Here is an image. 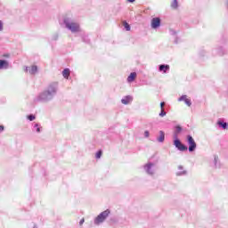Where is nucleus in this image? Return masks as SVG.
<instances>
[{"label":"nucleus","instance_id":"1","mask_svg":"<svg viewBox=\"0 0 228 228\" xmlns=\"http://www.w3.org/2000/svg\"><path fill=\"white\" fill-rule=\"evenodd\" d=\"M57 92L58 82H53L47 86V88L43 93H41L37 96V101H39L40 102H49V101H53Z\"/></svg>","mask_w":228,"mask_h":228},{"label":"nucleus","instance_id":"2","mask_svg":"<svg viewBox=\"0 0 228 228\" xmlns=\"http://www.w3.org/2000/svg\"><path fill=\"white\" fill-rule=\"evenodd\" d=\"M63 24L66 29H69L71 33H81V26L71 18H64Z\"/></svg>","mask_w":228,"mask_h":228},{"label":"nucleus","instance_id":"3","mask_svg":"<svg viewBox=\"0 0 228 228\" xmlns=\"http://www.w3.org/2000/svg\"><path fill=\"white\" fill-rule=\"evenodd\" d=\"M110 209H107L102 212L100 215H98L94 219L95 225H99L100 224H102V222H104V220H106L108 216H110Z\"/></svg>","mask_w":228,"mask_h":228},{"label":"nucleus","instance_id":"4","mask_svg":"<svg viewBox=\"0 0 228 228\" xmlns=\"http://www.w3.org/2000/svg\"><path fill=\"white\" fill-rule=\"evenodd\" d=\"M156 165L152 162H148L143 166V169L144 172L148 175H154V174H156V169H154V167Z\"/></svg>","mask_w":228,"mask_h":228},{"label":"nucleus","instance_id":"5","mask_svg":"<svg viewBox=\"0 0 228 228\" xmlns=\"http://www.w3.org/2000/svg\"><path fill=\"white\" fill-rule=\"evenodd\" d=\"M187 143L189 145L188 151L189 152H194L197 149V142H195V139L191 135H187Z\"/></svg>","mask_w":228,"mask_h":228},{"label":"nucleus","instance_id":"6","mask_svg":"<svg viewBox=\"0 0 228 228\" xmlns=\"http://www.w3.org/2000/svg\"><path fill=\"white\" fill-rule=\"evenodd\" d=\"M174 145L181 152H184V151H188V146L183 144V142H181V140H179V139H175L174 140Z\"/></svg>","mask_w":228,"mask_h":228},{"label":"nucleus","instance_id":"7","mask_svg":"<svg viewBox=\"0 0 228 228\" xmlns=\"http://www.w3.org/2000/svg\"><path fill=\"white\" fill-rule=\"evenodd\" d=\"M25 72H28L31 76H35V74L38 73V67L37 65H32L30 67L24 68Z\"/></svg>","mask_w":228,"mask_h":228},{"label":"nucleus","instance_id":"8","mask_svg":"<svg viewBox=\"0 0 228 228\" xmlns=\"http://www.w3.org/2000/svg\"><path fill=\"white\" fill-rule=\"evenodd\" d=\"M159 72H161L162 74H168V72H170V65L168 64L159 65Z\"/></svg>","mask_w":228,"mask_h":228},{"label":"nucleus","instance_id":"9","mask_svg":"<svg viewBox=\"0 0 228 228\" xmlns=\"http://www.w3.org/2000/svg\"><path fill=\"white\" fill-rule=\"evenodd\" d=\"M159 26H161V19H159V18H153L151 20V28L153 29H158V28H159Z\"/></svg>","mask_w":228,"mask_h":228},{"label":"nucleus","instance_id":"10","mask_svg":"<svg viewBox=\"0 0 228 228\" xmlns=\"http://www.w3.org/2000/svg\"><path fill=\"white\" fill-rule=\"evenodd\" d=\"M121 102L125 104V106H127V104H131V102H133V96L132 95L124 96L121 99Z\"/></svg>","mask_w":228,"mask_h":228},{"label":"nucleus","instance_id":"11","mask_svg":"<svg viewBox=\"0 0 228 228\" xmlns=\"http://www.w3.org/2000/svg\"><path fill=\"white\" fill-rule=\"evenodd\" d=\"M214 166L216 168H224V164L218 159V156L215 155L214 156Z\"/></svg>","mask_w":228,"mask_h":228},{"label":"nucleus","instance_id":"12","mask_svg":"<svg viewBox=\"0 0 228 228\" xmlns=\"http://www.w3.org/2000/svg\"><path fill=\"white\" fill-rule=\"evenodd\" d=\"M183 131V127H181V126H176L175 128V132L173 134V138L175 139H179V134L180 133Z\"/></svg>","mask_w":228,"mask_h":228},{"label":"nucleus","instance_id":"13","mask_svg":"<svg viewBox=\"0 0 228 228\" xmlns=\"http://www.w3.org/2000/svg\"><path fill=\"white\" fill-rule=\"evenodd\" d=\"M10 67V64L5 60H0V70H6Z\"/></svg>","mask_w":228,"mask_h":228},{"label":"nucleus","instance_id":"14","mask_svg":"<svg viewBox=\"0 0 228 228\" xmlns=\"http://www.w3.org/2000/svg\"><path fill=\"white\" fill-rule=\"evenodd\" d=\"M217 126L221 128V129H228V123L224 121V119H219L217 121Z\"/></svg>","mask_w":228,"mask_h":228},{"label":"nucleus","instance_id":"15","mask_svg":"<svg viewBox=\"0 0 228 228\" xmlns=\"http://www.w3.org/2000/svg\"><path fill=\"white\" fill-rule=\"evenodd\" d=\"M178 170L176 172V175L178 177H180L181 175H186V174H188V172L186 170H184V167H183V166H178Z\"/></svg>","mask_w":228,"mask_h":228},{"label":"nucleus","instance_id":"16","mask_svg":"<svg viewBox=\"0 0 228 228\" xmlns=\"http://www.w3.org/2000/svg\"><path fill=\"white\" fill-rule=\"evenodd\" d=\"M136 79V72H132L130 75L127 77V83H133Z\"/></svg>","mask_w":228,"mask_h":228},{"label":"nucleus","instance_id":"17","mask_svg":"<svg viewBox=\"0 0 228 228\" xmlns=\"http://www.w3.org/2000/svg\"><path fill=\"white\" fill-rule=\"evenodd\" d=\"M33 131L35 133H42V126H40V124L38 123H36L34 126H33Z\"/></svg>","mask_w":228,"mask_h":228},{"label":"nucleus","instance_id":"18","mask_svg":"<svg viewBox=\"0 0 228 228\" xmlns=\"http://www.w3.org/2000/svg\"><path fill=\"white\" fill-rule=\"evenodd\" d=\"M82 41L85 42V44H90V38H88V35L86 33L83 32L81 34Z\"/></svg>","mask_w":228,"mask_h":228},{"label":"nucleus","instance_id":"19","mask_svg":"<svg viewBox=\"0 0 228 228\" xmlns=\"http://www.w3.org/2000/svg\"><path fill=\"white\" fill-rule=\"evenodd\" d=\"M62 76L65 79H69L70 76V69H64L62 71Z\"/></svg>","mask_w":228,"mask_h":228},{"label":"nucleus","instance_id":"20","mask_svg":"<svg viewBox=\"0 0 228 228\" xmlns=\"http://www.w3.org/2000/svg\"><path fill=\"white\" fill-rule=\"evenodd\" d=\"M157 140L159 142V143H163V142H165V132L159 131V136Z\"/></svg>","mask_w":228,"mask_h":228},{"label":"nucleus","instance_id":"21","mask_svg":"<svg viewBox=\"0 0 228 228\" xmlns=\"http://www.w3.org/2000/svg\"><path fill=\"white\" fill-rule=\"evenodd\" d=\"M171 8H173V10H177V8H179V3L177 0H173L171 3Z\"/></svg>","mask_w":228,"mask_h":228},{"label":"nucleus","instance_id":"22","mask_svg":"<svg viewBox=\"0 0 228 228\" xmlns=\"http://www.w3.org/2000/svg\"><path fill=\"white\" fill-rule=\"evenodd\" d=\"M217 53L219 56H224V54H225V50L224 49V47L219 46V48L217 49Z\"/></svg>","mask_w":228,"mask_h":228},{"label":"nucleus","instance_id":"23","mask_svg":"<svg viewBox=\"0 0 228 228\" xmlns=\"http://www.w3.org/2000/svg\"><path fill=\"white\" fill-rule=\"evenodd\" d=\"M124 28L126 31H131V26L129 25V23H127V21H124Z\"/></svg>","mask_w":228,"mask_h":228},{"label":"nucleus","instance_id":"24","mask_svg":"<svg viewBox=\"0 0 228 228\" xmlns=\"http://www.w3.org/2000/svg\"><path fill=\"white\" fill-rule=\"evenodd\" d=\"M159 117H167V111H165V109H161L160 113L159 114Z\"/></svg>","mask_w":228,"mask_h":228},{"label":"nucleus","instance_id":"25","mask_svg":"<svg viewBox=\"0 0 228 228\" xmlns=\"http://www.w3.org/2000/svg\"><path fill=\"white\" fill-rule=\"evenodd\" d=\"M102 156V151H98L95 154L96 159H101V157Z\"/></svg>","mask_w":228,"mask_h":228},{"label":"nucleus","instance_id":"26","mask_svg":"<svg viewBox=\"0 0 228 228\" xmlns=\"http://www.w3.org/2000/svg\"><path fill=\"white\" fill-rule=\"evenodd\" d=\"M28 120H29L30 122H33V120H35L37 118L35 117V115L30 114L27 117Z\"/></svg>","mask_w":228,"mask_h":228},{"label":"nucleus","instance_id":"27","mask_svg":"<svg viewBox=\"0 0 228 228\" xmlns=\"http://www.w3.org/2000/svg\"><path fill=\"white\" fill-rule=\"evenodd\" d=\"M187 97H188V96H187L186 94H183V95H182L180 98H178V102H181L186 100Z\"/></svg>","mask_w":228,"mask_h":228},{"label":"nucleus","instance_id":"28","mask_svg":"<svg viewBox=\"0 0 228 228\" xmlns=\"http://www.w3.org/2000/svg\"><path fill=\"white\" fill-rule=\"evenodd\" d=\"M184 102H185V104H186L187 106H189V107L191 106V100H190V99L187 98V99L184 100Z\"/></svg>","mask_w":228,"mask_h":228},{"label":"nucleus","instance_id":"29","mask_svg":"<svg viewBox=\"0 0 228 228\" xmlns=\"http://www.w3.org/2000/svg\"><path fill=\"white\" fill-rule=\"evenodd\" d=\"M149 136H150V133H149L148 130H146V131L144 132V138H149Z\"/></svg>","mask_w":228,"mask_h":228},{"label":"nucleus","instance_id":"30","mask_svg":"<svg viewBox=\"0 0 228 228\" xmlns=\"http://www.w3.org/2000/svg\"><path fill=\"white\" fill-rule=\"evenodd\" d=\"M165 102H160V110H165Z\"/></svg>","mask_w":228,"mask_h":228},{"label":"nucleus","instance_id":"31","mask_svg":"<svg viewBox=\"0 0 228 228\" xmlns=\"http://www.w3.org/2000/svg\"><path fill=\"white\" fill-rule=\"evenodd\" d=\"M58 37H59L58 34H54L52 38L53 40H58Z\"/></svg>","mask_w":228,"mask_h":228},{"label":"nucleus","instance_id":"32","mask_svg":"<svg viewBox=\"0 0 228 228\" xmlns=\"http://www.w3.org/2000/svg\"><path fill=\"white\" fill-rule=\"evenodd\" d=\"M85 224V219H81L79 222V225H83Z\"/></svg>","mask_w":228,"mask_h":228},{"label":"nucleus","instance_id":"33","mask_svg":"<svg viewBox=\"0 0 228 228\" xmlns=\"http://www.w3.org/2000/svg\"><path fill=\"white\" fill-rule=\"evenodd\" d=\"M0 31H3V21L0 20Z\"/></svg>","mask_w":228,"mask_h":228},{"label":"nucleus","instance_id":"34","mask_svg":"<svg viewBox=\"0 0 228 228\" xmlns=\"http://www.w3.org/2000/svg\"><path fill=\"white\" fill-rule=\"evenodd\" d=\"M2 131H4V126H0V133H2Z\"/></svg>","mask_w":228,"mask_h":228},{"label":"nucleus","instance_id":"35","mask_svg":"<svg viewBox=\"0 0 228 228\" xmlns=\"http://www.w3.org/2000/svg\"><path fill=\"white\" fill-rule=\"evenodd\" d=\"M136 0H127L128 3H134Z\"/></svg>","mask_w":228,"mask_h":228},{"label":"nucleus","instance_id":"36","mask_svg":"<svg viewBox=\"0 0 228 228\" xmlns=\"http://www.w3.org/2000/svg\"><path fill=\"white\" fill-rule=\"evenodd\" d=\"M33 228H38V226H37V224H35V225L33 226Z\"/></svg>","mask_w":228,"mask_h":228},{"label":"nucleus","instance_id":"37","mask_svg":"<svg viewBox=\"0 0 228 228\" xmlns=\"http://www.w3.org/2000/svg\"><path fill=\"white\" fill-rule=\"evenodd\" d=\"M173 35H175V32H173Z\"/></svg>","mask_w":228,"mask_h":228}]
</instances>
